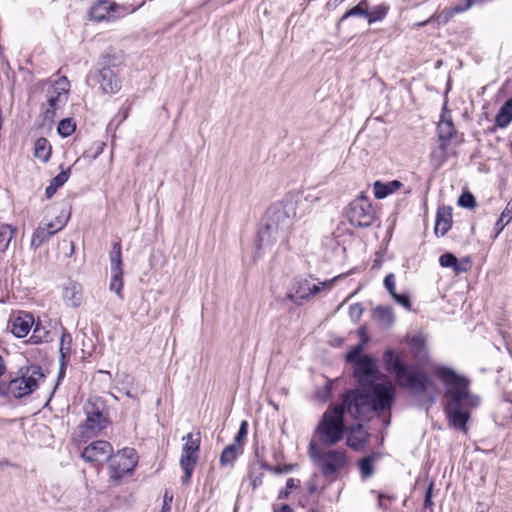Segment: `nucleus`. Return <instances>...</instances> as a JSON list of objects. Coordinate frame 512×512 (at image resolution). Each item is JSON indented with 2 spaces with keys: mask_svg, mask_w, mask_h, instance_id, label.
<instances>
[{
  "mask_svg": "<svg viewBox=\"0 0 512 512\" xmlns=\"http://www.w3.org/2000/svg\"><path fill=\"white\" fill-rule=\"evenodd\" d=\"M394 396L395 388L390 383L375 385L373 397L361 393L360 390L346 391L338 404L329 406L323 413L314 430V437L323 447L338 444L348 430L346 414L354 420H366L374 412L390 410Z\"/></svg>",
  "mask_w": 512,
  "mask_h": 512,
  "instance_id": "obj_1",
  "label": "nucleus"
},
{
  "mask_svg": "<svg viewBox=\"0 0 512 512\" xmlns=\"http://www.w3.org/2000/svg\"><path fill=\"white\" fill-rule=\"evenodd\" d=\"M435 373L446 386L444 412L449 426L467 433L470 412L480 404V397L470 392V380L453 369L440 366Z\"/></svg>",
  "mask_w": 512,
  "mask_h": 512,
  "instance_id": "obj_2",
  "label": "nucleus"
},
{
  "mask_svg": "<svg viewBox=\"0 0 512 512\" xmlns=\"http://www.w3.org/2000/svg\"><path fill=\"white\" fill-rule=\"evenodd\" d=\"M296 218V207L292 201L271 206L266 213L265 223L257 233L256 246L263 250L276 242H285Z\"/></svg>",
  "mask_w": 512,
  "mask_h": 512,
  "instance_id": "obj_3",
  "label": "nucleus"
},
{
  "mask_svg": "<svg viewBox=\"0 0 512 512\" xmlns=\"http://www.w3.org/2000/svg\"><path fill=\"white\" fill-rule=\"evenodd\" d=\"M383 359L387 371L395 375L398 385L410 393L422 395L434 388V382L423 369L405 365L393 350H387Z\"/></svg>",
  "mask_w": 512,
  "mask_h": 512,
  "instance_id": "obj_4",
  "label": "nucleus"
},
{
  "mask_svg": "<svg viewBox=\"0 0 512 512\" xmlns=\"http://www.w3.org/2000/svg\"><path fill=\"white\" fill-rule=\"evenodd\" d=\"M308 454L322 476L331 481L337 479L349 465L345 449L320 448L314 439L309 443Z\"/></svg>",
  "mask_w": 512,
  "mask_h": 512,
  "instance_id": "obj_5",
  "label": "nucleus"
},
{
  "mask_svg": "<svg viewBox=\"0 0 512 512\" xmlns=\"http://www.w3.org/2000/svg\"><path fill=\"white\" fill-rule=\"evenodd\" d=\"M19 376L7 384V394L14 398H22L34 392L45 375L38 365L20 368Z\"/></svg>",
  "mask_w": 512,
  "mask_h": 512,
  "instance_id": "obj_6",
  "label": "nucleus"
},
{
  "mask_svg": "<svg viewBox=\"0 0 512 512\" xmlns=\"http://www.w3.org/2000/svg\"><path fill=\"white\" fill-rule=\"evenodd\" d=\"M183 441H185L182 447V453L180 457V467L184 472V475L181 478L183 484L189 483L193 470L198 461V452L201 444V434L200 432L196 433H188L183 436Z\"/></svg>",
  "mask_w": 512,
  "mask_h": 512,
  "instance_id": "obj_7",
  "label": "nucleus"
},
{
  "mask_svg": "<svg viewBox=\"0 0 512 512\" xmlns=\"http://www.w3.org/2000/svg\"><path fill=\"white\" fill-rule=\"evenodd\" d=\"M354 375L361 386L371 385L369 393L363 392V394L368 395L369 397H373L375 385L390 383L393 386L391 381L387 378L379 379L376 362L368 355H363V357L356 361ZM360 392L362 393V391Z\"/></svg>",
  "mask_w": 512,
  "mask_h": 512,
  "instance_id": "obj_8",
  "label": "nucleus"
},
{
  "mask_svg": "<svg viewBox=\"0 0 512 512\" xmlns=\"http://www.w3.org/2000/svg\"><path fill=\"white\" fill-rule=\"evenodd\" d=\"M346 214L349 223L355 227L367 228L375 220L372 204L363 194L350 202Z\"/></svg>",
  "mask_w": 512,
  "mask_h": 512,
  "instance_id": "obj_9",
  "label": "nucleus"
},
{
  "mask_svg": "<svg viewBox=\"0 0 512 512\" xmlns=\"http://www.w3.org/2000/svg\"><path fill=\"white\" fill-rule=\"evenodd\" d=\"M137 465V454L133 448H124L109 458L110 479L117 482L131 475Z\"/></svg>",
  "mask_w": 512,
  "mask_h": 512,
  "instance_id": "obj_10",
  "label": "nucleus"
},
{
  "mask_svg": "<svg viewBox=\"0 0 512 512\" xmlns=\"http://www.w3.org/2000/svg\"><path fill=\"white\" fill-rule=\"evenodd\" d=\"M336 278L318 283H313L310 279H298L294 282L292 290L288 292L287 298L297 305L302 301H307L320 293L322 290L331 289Z\"/></svg>",
  "mask_w": 512,
  "mask_h": 512,
  "instance_id": "obj_11",
  "label": "nucleus"
},
{
  "mask_svg": "<svg viewBox=\"0 0 512 512\" xmlns=\"http://www.w3.org/2000/svg\"><path fill=\"white\" fill-rule=\"evenodd\" d=\"M134 9H130V7L127 6H121L113 2H109L107 0H101L98 1L92 8H91V16L93 19L97 21L102 20H115L121 17H124L131 12H133Z\"/></svg>",
  "mask_w": 512,
  "mask_h": 512,
  "instance_id": "obj_12",
  "label": "nucleus"
},
{
  "mask_svg": "<svg viewBox=\"0 0 512 512\" xmlns=\"http://www.w3.org/2000/svg\"><path fill=\"white\" fill-rule=\"evenodd\" d=\"M113 453L112 445L104 440H97L86 446L81 457L88 463H102L109 460Z\"/></svg>",
  "mask_w": 512,
  "mask_h": 512,
  "instance_id": "obj_13",
  "label": "nucleus"
},
{
  "mask_svg": "<svg viewBox=\"0 0 512 512\" xmlns=\"http://www.w3.org/2000/svg\"><path fill=\"white\" fill-rule=\"evenodd\" d=\"M67 219L68 217L65 220H61L59 217H56V222H42L33 233L31 247L37 249L47 242L54 234L64 228Z\"/></svg>",
  "mask_w": 512,
  "mask_h": 512,
  "instance_id": "obj_14",
  "label": "nucleus"
},
{
  "mask_svg": "<svg viewBox=\"0 0 512 512\" xmlns=\"http://www.w3.org/2000/svg\"><path fill=\"white\" fill-rule=\"evenodd\" d=\"M437 132L439 140L441 141L440 148L442 150H446L448 141L456 134V129L446 104H444L442 109L440 120L437 125Z\"/></svg>",
  "mask_w": 512,
  "mask_h": 512,
  "instance_id": "obj_15",
  "label": "nucleus"
},
{
  "mask_svg": "<svg viewBox=\"0 0 512 512\" xmlns=\"http://www.w3.org/2000/svg\"><path fill=\"white\" fill-rule=\"evenodd\" d=\"M33 325L34 318L31 314L19 312L17 316L11 320V331L16 337L23 338L30 332Z\"/></svg>",
  "mask_w": 512,
  "mask_h": 512,
  "instance_id": "obj_16",
  "label": "nucleus"
},
{
  "mask_svg": "<svg viewBox=\"0 0 512 512\" xmlns=\"http://www.w3.org/2000/svg\"><path fill=\"white\" fill-rule=\"evenodd\" d=\"M452 226V208L439 207L437 210L434 232L437 236H444Z\"/></svg>",
  "mask_w": 512,
  "mask_h": 512,
  "instance_id": "obj_17",
  "label": "nucleus"
},
{
  "mask_svg": "<svg viewBox=\"0 0 512 512\" xmlns=\"http://www.w3.org/2000/svg\"><path fill=\"white\" fill-rule=\"evenodd\" d=\"M347 432H349L346 439L347 446L356 451L363 449L368 438V434L363 430V426L361 424L348 426Z\"/></svg>",
  "mask_w": 512,
  "mask_h": 512,
  "instance_id": "obj_18",
  "label": "nucleus"
},
{
  "mask_svg": "<svg viewBox=\"0 0 512 512\" xmlns=\"http://www.w3.org/2000/svg\"><path fill=\"white\" fill-rule=\"evenodd\" d=\"M82 299V286L75 281H69L63 289V300L66 305L77 308L81 305Z\"/></svg>",
  "mask_w": 512,
  "mask_h": 512,
  "instance_id": "obj_19",
  "label": "nucleus"
},
{
  "mask_svg": "<svg viewBox=\"0 0 512 512\" xmlns=\"http://www.w3.org/2000/svg\"><path fill=\"white\" fill-rule=\"evenodd\" d=\"M99 83L105 93H116L121 88L117 75L108 67H104L100 70Z\"/></svg>",
  "mask_w": 512,
  "mask_h": 512,
  "instance_id": "obj_20",
  "label": "nucleus"
},
{
  "mask_svg": "<svg viewBox=\"0 0 512 512\" xmlns=\"http://www.w3.org/2000/svg\"><path fill=\"white\" fill-rule=\"evenodd\" d=\"M108 425V420L100 419L97 421L94 418H87L86 422L79 426L82 438L90 439L97 436Z\"/></svg>",
  "mask_w": 512,
  "mask_h": 512,
  "instance_id": "obj_21",
  "label": "nucleus"
},
{
  "mask_svg": "<svg viewBox=\"0 0 512 512\" xmlns=\"http://www.w3.org/2000/svg\"><path fill=\"white\" fill-rule=\"evenodd\" d=\"M403 184L398 180H393L387 183L376 181L373 184L374 197L376 199L386 198L388 195L399 190Z\"/></svg>",
  "mask_w": 512,
  "mask_h": 512,
  "instance_id": "obj_22",
  "label": "nucleus"
},
{
  "mask_svg": "<svg viewBox=\"0 0 512 512\" xmlns=\"http://www.w3.org/2000/svg\"><path fill=\"white\" fill-rule=\"evenodd\" d=\"M85 411L87 418H94L97 421L100 419L108 420L105 404L100 399L89 400L85 405Z\"/></svg>",
  "mask_w": 512,
  "mask_h": 512,
  "instance_id": "obj_23",
  "label": "nucleus"
},
{
  "mask_svg": "<svg viewBox=\"0 0 512 512\" xmlns=\"http://www.w3.org/2000/svg\"><path fill=\"white\" fill-rule=\"evenodd\" d=\"M69 91V81L66 77H62L56 81L53 94L49 96L48 103L50 107L55 108L57 102L60 101L62 96H66Z\"/></svg>",
  "mask_w": 512,
  "mask_h": 512,
  "instance_id": "obj_24",
  "label": "nucleus"
},
{
  "mask_svg": "<svg viewBox=\"0 0 512 512\" xmlns=\"http://www.w3.org/2000/svg\"><path fill=\"white\" fill-rule=\"evenodd\" d=\"M512 121V97L499 109L495 117V124L499 128H506Z\"/></svg>",
  "mask_w": 512,
  "mask_h": 512,
  "instance_id": "obj_25",
  "label": "nucleus"
},
{
  "mask_svg": "<svg viewBox=\"0 0 512 512\" xmlns=\"http://www.w3.org/2000/svg\"><path fill=\"white\" fill-rule=\"evenodd\" d=\"M52 147L46 138H38L34 145V156L45 163L50 159Z\"/></svg>",
  "mask_w": 512,
  "mask_h": 512,
  "instance_id": "obj_26",
  "label": "nucleus"
},
{
  "mask_svg": "<svg viewBox=\"0 0 512 512\" xmlns=\"http://www.w3.org/2000/svg\"><path fill=\"white\" fill-rule=\"evenodd\" d=\"M243 449L237 444H231L224 448L220 456L222 466L233 465L237 457L242 454Z\"/></svg>",
  "mask_w": 512,
  "mask_h": 512,
  "instance_id": "obj_27",
  "label": "nucleus"
},
{
  "mask_svg": "<svg viewBox=\"0 0 512 512\" xmlns=\"http://www.w3.org/2000/svg\"><path fill=\"white\" fill-rule=\"evenodd\" d=\"M34 328L32 335L29 339V342L32 344H40L43 342H50L52 341L50 332L42 326L40 322L35 323L34 322Z\"/></svg>",
  "mask_w": 512,
  "mask_h": 512,
  "instance_id": "obj_28",
  "label": "nucleus"
},
{
  "mask_svg": "<svg viewBox=\"0 0 512 512\" xmlns=\"http://www.w3.org/2000/svg\"><path fill=\"white\" fill-rule=\"evenodd\" d=\"M512 220V200L508 202L507 206L500 215V218L495 224V238L502 232L504 227Z\"/></svg>",
  "mask_w": 512,
  "mask_h": 512,
  "instance_id": "obj_29",
  "label": "nucleus"
},
{
  "mask_svg": "<svg viewBox=\"0 0 512 512\" xmlns=\"http://www.w3.org/2000/svg\"><path fill=\"white\" fill-rule=\"evenodd\" d=\"M15 232H16V229L13 228L9 224H1L0 225V251L1 252H4L8 248L12 238L14 237Z\"/></svg>",
  "mask_w": 512,
  "mask_h": 512,
  "instance_id": "obj_30",
  "label": "nucleus"
},
{
  "mask_svg": "<svg viewBox=\"0 0 512 512\" xmlns=\"http://www.w3.org/2000/svg\"><path fill=\"white\" fill-rule=\"evenodd\" d=\"M111 272L122 270L121 243L115 242L110 252Z\"/></svg>",
  "mask_w": 512,
  "mask_h": 512,
  "instance_id": "obj_31",
  "label": "nucleus"
},
{
  "mask_svg": "<svg viewBox=\"0 0 512 512\" xmlns=\"http://www.w3.org/2000/svg\"><path fill=\"white\" fill-rule=\"evenodd\" d=\"M439 263L442 267L452 268L457 274L465 271L460 266L458 259L451 253H445L441 255L439 258Z\"/></svg>",
  "mask_w": 512,
  "mask_h": 512,
  "instance_id": "obj_32",
  "label": "nucleus"
},
{
  "mask_svg": "<svg viewBox=\"0 0 512 512\" xmlns=\"http://www.w3.org/2000/svg\"><path fill=\"white\" fill-rule=\"evenodd\" d=\"M110 290L123 299V271L111 272Z\"/></svg>",
  "mask_w": 512,
  "mask_h": 512,
  "instance_id": "obj_33",
  "label": "nucleus"
},
{
  "mask_svg": "<svg viewBox=\"0 0 512 512\" xmlns=\"http://www.w3.org/2000/svg\"><path fill=\"white\" fill-rule=\"evenodd\" d=\"M389 11V6L386 4H380L372 8L371 11H368L367 19L368 22L374 23L376 21H381L385 18Z\"/></svg>",
  "mask_w": 512,
  "mask_h": 512,
  "instance_id": "obj_34",
  "label": "nucleus"
},
{
  "mask_svg": "<svg viewBox=\"0 0 512 512\" xmlns=\"http://www.w3.org/2000/svg\"><path fill=\"white\" fill-rule=\"evenodd\" d=\"M263 467L261 465H253L249 470V479L251 481V485L253 490L257 489L263 483L264 472Z\"/></svg>",
  "mask_w": 512,
  "mask_h": 512,
  "instance_id": "obj_35",
  "label": "nucleus"
},
{
  "mask_svg": "<svg viewBox=\"0 0 512 512\" xmlns=\"http://www.w3.org/2000/svg\"><path fill=\"white\" fill-rule=\"evenodd\" d=\"M375 313L379 320L387 326L392 325L395 321L392 309L389 307H377Z\"/></svg>",
  "mask_w": 512,
  "mask_h": 512,
  "instance_id": "obj_36",
  "label": "nucleus"
},
{
  "mask_svg": "<svg viewBox=\"0 0 512 512\" xmlns=\"http://www.w3.org/2000/svg\"><path fill=\"white\" fill-rule=\"evenodd\" d=\"M373 462H374L373 456H367V457L363 458L362 460H360L359 469H360V473L363 478H369L373 475V473H374Z\"/></svg>",
  "mask_w": 512,
  "mask_h": 512,
  "instance_id": "obj_37",
  "label": "nucleus"
},
{
  "mask_svg": "<svg viewBox=\"0 0 512 512\" xmlns=\"http://www.w3.org/2000/svg\"><path fill=\"white\" fill-rule=\"evenodd\" d=\"M71 345H72V337L71 335L63 329L61 338H60V354L61 357L64 359L67 355L70 354L71 351Z\"/></svg>",
  "mask_w": 512,
  "mask_h": 512,
  "instance_id": "obj_38",
  "label": "nucleus"
},
{
  "mask_svg": "<svg viewBox=\"0 0 512 512\" xmlns=\"http://www.w3.org/2000/svg\"><path fill=\"white\" fill-rule=\"evenodd\" d=\"M368 10L366 8V2L361 1L358 5L348 10L341 18V21L352 16H363L367 18Z\"/></svg>",
  "mask_w": 512,
  "mask_h": 512,
  "instance_id": "obj_39",
  "label": "nucleus"
},
{
  "mask_svg": "<svg viewBox=\"0 0 512 512\" xmlns=\"http://www.w3.org/2000/svg\"><path fill=\"white\" fill-rule=\"evenodd\" d=\"M75 127V123H73L70 119H63L59 122L57 130L61 136L67 137L75 131Z\"/></svg>",
  "mask_w": 512,
  "mask_h": 512,
  "instance_id": "obj_40",
  "label": "nucleus"
},
{
  "mask_svg": "<svg viewBox=\"0 0 512 512\" xmlns=\"http://www.w3.org/2000/svg\"><path fill=\"white\" fill-rule=\"evenodd\" d=\"M300 480L289 478L286 482V486L278 494V499H287L293 489L299 487Z\"/></svg>",
  "mask_w": 512,
  "mask_h": 512,
  "instance_id": "obj_41",
  "label": "nucleus"
},
{
  "mask_svg": "<svg viewBox=\"0 0 512 512\" xmlns=\"http://www.w3.org/2000/svg\"><path fill=\"white\" fill-rule=\"evenodd\" d=\"M458 204L464 208L472 209L476 207V199L470 192H464L460 195Z\"/></svg>",
  "mask_w": 512,
  "mask_h": 512,
  "instance_id": "obj_42",
  "label": "nucleus"
},
{
  "mask_svg": "<svg viewBox=\"0 0 512 512\" xmlns=\"http://www.w3.org/2000/svg\"><path fill=\"white\" fill-rule=\"evenodd\" d=\"M332 384H333V381L331 380H327L325 382V385L322 387V388H319L316 392V396L317 398L322 401V402H326L328 401V399L330 398L331 396V391H332Z\"/></svg>",
  "mask_w": 512,
  "mask_h": 512,
  "instance_id": "obj_43",
  "label": "nucleus"
},
{
  "mask_svg": "<svg viewBox=\"0 0 512 512\" xmlns=\"http://www.w3.org/2000/svg\"><path fill=\"white\" fill-rule=\"evenodd\" d=\"M247 434H248V423H247V421L244 420L240 424V428L238 430L237 435L234 438L233 444H237L242 448L243 442L246 439Z\"/></svg>",
  "mask_w": 512,
  "mask_h": 512,
  "instance_id": "obj_44",
  "label": "nucleus"
},
{
  "mask_svg": "<svg viewBox=\"0 0 512 512\" xmlns=\"http://www.w3.org/2000/svg\"><path fill=\"white\" fill-rule=\"evenodd\" d=\"M71 174V169L68 168L64 171H61L57 176H55L50 183H52L57 189L64 185L67 182Z\"/></svg>",
  "mask_w": 512,
  "mask_h": 512,
  "instance_id": "obj_45",
  "label": "nucleus"
},
{
  "mask_svg": "<svg viewBox=\"0 0 512 512\" xmlns=\"http://www.w3.org/2000/svg\"><path fill=\"white\" fill-rule=\"evenodd\" d=\"M395 302L403 306L407 310H411V301L407 294H398L392 296Z\"/></svg>",
  "mask_w": 512,
  "mask_h": 512,
  "instance_id": "obj_46",
  "label": "nucleus"
},
{
  "mask_svg": "<svg viewBox=\"0 0 512 512\" xmlns=\"http://www.w3.org/2000/svg\"><path fill=\"white\" fill-rule=\"evenodd\" d=\"M395 285H396L395 275L393 273H389L388 275H386V277L384 279V286L388 290V292L390 293L391 296L396 294Z\"/></svg>",
  "mask_w": 512,
  "mask_h": 512,
  "instance_id": "obj_47",
  "label": "nucleus"
},
{
  "mask_svg": "<svg viewBox=\"0 0 512 512\" xmlns=\"http://www.w3.org/2000/svg\"><path fill=\"white\" fill-rule=\"evenodd\" d=\"M173 501V494L166 490L163 496V504L160 512H171V504Z\"/></svg>",
  "mask_w": 512,
  "mask_h": 512,
  "instance_id": "obj_48",
  "label": "nucleus"
},
{
  "mask_svg": "<svg viewBox=\"0 0 512 512\" xmlns=\"http://www.w3.org/2000/svg\"><path fill=\"white\" fill-rule=\"evenodd\" d=\"M295 467H296V465H294V464H285L283 466H276V467L268 466L267 469L275 474H284V473H289Z\"/></svg>",
  "mask_w": 512,
  "mask_h": 512,
  "instance_id": "obj_49",
  "label": "nucleus"
},
{
  "mask_svg": "<svg viewBox=\"0 0 512 512\" xmlns=\"http://www.w3.org/2000/svg\"><path fill=\"white\" fill-rule=\"evenodd\" d=\"M361 351H362V348L360 345L358 346H355L347 355H346V359L348 362H352V363H355L356 364V361L363 357L361 355Z\"/></svg>",
  "mask_w": 512,
  "mask_h": 512,
  "instance_id": "obj_50",
  "label": "nucleus"
},
{
  "mask_svg": "<svg viewBox=\"0 0 512 512\" xmlns=\"http://www.w3.org/2000/svg\"><path fill=\"white\" fill-rule=\"evenodd\" d=\"M362 313H363V308H362L361 304H359V303L353 304L349 308V315L353 320H356V321L359 320Z\"/></svg>",
  "mask_w": 512,
  "mask_h": 512,
  "instance_id": "obj_51",
  "label": "nucleus"
},
{
  "mask_svg": "<svg viewBox=\"0 0 512 512\" xmlns=\"http://www.w3.org/2000/svg\"><path fill=\"white\" fill-rule=\"evenodd\" d=\"M386 499H390V497L386 496V495H384L382 493L378 494V505H379L380 508L387 509V506L385 504V500Z\"/></svg>",
  "mask_w": 512,
  "mask_h": 512,
  "instance_id": "obj_52",
  "label": "nucleus"
},
{
  "mask_svg": "<svg viewBox=\"0 0 512 512\" xmlns=\"http://www.w3.org/2000/svg\"><path fill=\"white\" fill-rule=\"evenodd\" d=\"M307 488H308V493L309 494H314L317 491V484L314 481V479H310L307 482Z\"/></svg>",
  "mask_w": 512,
  "mask_h": 512,
  "instance_id": "obj_53",
  "label": "nucleus"
},
{
  "mask_svg": "<svg viewBox=\"0 0 512 512\" xmlns=\"http://www.w3.org/2000/svg\"><path fill=\"white\" fill-rule=\"evenodd\" d=\"M56 191L57 188L52 183H50V185L45 190L46 197L51 198L56 193Z\"/></svg>",
  "mask_w": 512,
  "mask_h": 512,
  "instance_id": "obj_54",
  "label": "nucleus"
},
{
  "mask_svg": "<svg viewBox=\"0 0 512 512\" xmlns=\"http://www.w3.org/2000/svg\"><path fill=\"white\" fill-rule=\"evenodd\" d=\"M431 496H432V486H430V487L428 488V490L426 491V495H425V507H429V506L432 504Z\"/></svg>",
  "mask_w": 512,
  "mask_h": 512,
  "instance_id": "obj_55",
  "label": "nucleus"
},
{
  "mask_svg": "<svg viewBox=\"0 0 512 512\" xmlns=\"http://www.w3.org/2000/svg\"><path fill=\"white\" fill-rule=\"evenodd\" d=\"M273 512H293V510L288 504H283L279 508H275Z\"/></svg>",
  "mask_w": 512,
  "mask_h": 512,
  "instance_id": "obj_56",
  "label": "nucleus"
},
{
  "mask_svg": "<svg viewBox=\"0 0 512 512\" xmlns=\"http://www.w3.org/2000/svg\"><path fill=\"white\" fill-rule=\"evenodd\" d=\"M6 372V363L4 358L0 355V378L5 374Z\"/></svg>",
  "mask_w": 512,
  "mask_h": 512,
  "instance_id": "obj_57",
  "label": "nucleus"
},
{
  "mask_svg": "<svg viewBox=\"0 0 512 512\" xmlns=\"http://www.w3.org/2000/svg\"><path fill=\"white\" fill-rule=\"evenodd\" d=\"M430 401L433 403L435 401V397L433 395H430Z\"/></svg>",
  "mask_w": 512,
  "mask_h": 512,
  "instance_id": "obj_58",
  "label": "nucleus"
},
{
  "mask_svg": "<svg viewBox=\"0 0 512 512\" xmlns=\"http://www.w3.org/2000/svg\"><path fill=\"white\" fill-rule=\"evenodd\" d=\"M426 23H427V21H424V22L419 23L418 25L419 26H424Z\"/></svg>",
  "mask_w": 512,
  "mask_h": 512,
  "instance_id": "obj_59",
  "label": "nucleus"
}]
</instances>
